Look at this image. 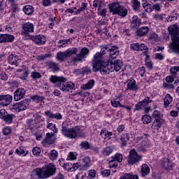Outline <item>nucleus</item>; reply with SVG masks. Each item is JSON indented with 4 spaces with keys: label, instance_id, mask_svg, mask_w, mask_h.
Wrapping results in <instances>:
<instances>
[{
    "label": "nucleus",
    "instance_id": "1",
    "mask_svg": "<svg viewBox=\"0 0 179 179\" xmlns=\"http://www.w3.org/2000/svg\"><path fill=\"white\" fill-rule=\"evenodd\" d=\"M108 51V46L106 45L102 48L100 52H96L92 60V71L94 72H99L100 69L103 66V65H107L108 60L104 59L103 55H106Z\"/></svg>",
    "mask_w": 179,
    "mask_h": 179
},
{
    "label": "nucleus",
    "instance_id": "2",
    "mask_svg": "<svg viewBox=\"0 0 179 179\" xmlns=\"http://www.w3.org/2000/svg\"><path fill=\"white\" fill-rule=\"evenodd\" d=\"M68 122H64L62 124L61 132L65 138H69V139H76L78 136H83V131L80 129L78 126H75L71 128L69 127Z\"/></svg>",
    "mask_w": 179,
    "mask_h": 179
},
{
    "label": "nucleus",
    "instance_id": "3",
    "mask_svg": "<svg viewBox=\"0 0 179 179\" xmlns=\"http://www.w3.org/2000/svg\"><path fill=\"white\" fill-rule=\"evenodd\" d=\"M121 68H122V61L120 59H113L110 64H108V62H107V64H103L100 69L99 71L103 75L108 74L110 72H118L121 71Z\"/></svg>",
    "mask_w": 179,
    "mask_h": 179
},
{
    "label": "nucleus",
    "instance_id": "4",
    "mask_svg": "<svg viewBox=\"0 0 179 179\" xmlns=\"http://www.w3.org/2000/svg\"><path fill=\"white\" fill-rule=\"evenodd\" d=\"M50 81L52 83H59V87L60 90H62V92H69V90L75 89V84H73L72 82L65 83L66 82V78H65L64 76L58 77L57 76H51L50 78Z\"/></svg>",
    "mask_w": 179,
    "mask_h": 179
},
{
    "label": "nucleus",
    "instance_id": "5",
    "mask_svg": "<svg viewBox=\"0 0 179 179\" xmlns=\"http://www.w3.org/2000/svg\"><path fill=\"white\" fill-rule=\"evenodd\" d=\"M168 30L169 34L173 36L171 37L172 43L170 45V48H171L174 52L179 54V37L176 36H178L179 28L177 27V24H174L168 27Z\"/></svg>",
    "mask_w": 179,
    "mask_h": 179
},
{
    "label": "nucleus",
    "instance_id": "6",
    "mask_svg": "<svg viewBox=\"0 0 179 179\" xmlns=\"http://www.w3.org/2000/svg\"><path fill=\"white\" fill-rule=\"evenodd\" d=\"M55 170H57V168L54 165L49 164L42 169H36L34 173L39 178L45 179L54 176L55 174Z\"/></svg>",
    "mask_w": 179,
    "mask_h": 179
},
{
    "label": "nucleus",
    "instance_id": "7",
    "mask_svg": "<svg viewBox=\"0 0 179 179\" xmlns=\"http://www.w3.org/2000/svg\"><path fill=\"white\" fill-rule=\"evenodd\" d=\"M109 11L113 15H118L122 17H125L128 15V10L124 6H121L118 2H114L108 4Z\"/></svg>",
    "mask_w": 179,
    "mask_h": 179
},
{
    "label": "nucleus",
    "instance_id": "8",
    "mask_svg": "<svg viewBox=\"0 0 179 179\" xmlns=\"http://www.w3.org/2000/svg\"><path fill=\"white\" fill-rule=\"evenodd\" d=\"M76 54H78V48H69L64 52H59L57 54L56 59L57 61H61V62L65 61L66 58H69V57H72L73 55H75Z\"/></svg>",
    "mask_w": 179,
    "mask_h": 179
},
{
    "label": "nucleus",
    "instance_id": "9",
    "mask_svg": "<svg viewBox=\"0 0 179 179\" xmlns=\"http://www.w3.org/2000/svg\"><path fill=\"white\" fill-rule=\"evenodd\" d=\"M90 50L87 48H83L80 49L78 54L76 53V57L71 58V64H76V62H83L85 58L87 57Z\"/></svg>",
    "mask_w": 179,
    "mask_h": 179
},
{
    "label": "nucleus",
    "instance_id": "10",
    "mask_svg": "<svg viewBox=\"0 0 179 179\" xmlns=\"http://www.w3.org/2000/svg\"><path fill=\"white\" fill-rule=\"evenodd\" d=\"M141 159L142 156L138 155V152H136V150H135V149H132L129 151L127 163L129 166H134V164L139 163Z\"/></svg>",
    "mask_w": 179,
    "mask_h": 179
},
{
    "label": "nucleus",
    "instance_id": "11",
    "mask_svg": "<svg viewBox=\"0 0 179 179\" xmlns=\"http://www.w3.org/2000/svg\"><path fill=\"white\" fill-rule=\"evenodd\" d=\"M31 101L30 99H27L24 101H21L20 102L16 103L13 105L11 107L12 110H15L17 113H20V111H24L29 107V102Z\"/></svg>",
    "mask_w": 179,
    "mask_h": 179
},
{
    "label": "nucleus",
    "instance_id": "12",
    "mask_svg": "<svg viewBox=\"0 0 179 179\" xmlns=\"http://www.w3.org/2000/svg\"><path fill=\"white\" fill-rule=\"evenodd\" d=\"M122 162V155L117 153L115 156L111 157V160L109 161L110 169H115L118 166V163Z\"/></svg>",
    "mask_w": 179,
    "mask_h": 179
},
{
    "label": "nucleus",
    "instance_id": "13",
    "mask_svg": "<svg viewBox=\"0 0 179 179\" xmlns=\"http://www.w3.org/2000/svg\"><path fill=\"white\" fill-rule=\"evenodd\" d=\"M55 139H57V135L51 132V133H47L45 137L42 141L43 145H45L48 143V145H52L54 142H55Z\"/></svg>",
    "mask_w": 179,
    "mask_h": 179
},
{
    "label": "nucleus",
    "instance_id": "14",
    "mask_svg": "<svg viewBox=\"0 0 179 179\" xmlns=\"http://www.w3.org/2000/svg\"><path fill=\"white\" fill-rule=\"evenodd\" d=\"M22 34H24L27 37H30L29 33H33L34 31V25L30 22H27L22 24Z\"/></svg>",
    "mask_w": 179,
    "mask_h": 179
},
{
    "label": "nucleus",
    "instance_id": "15",
    "mask_svg": "<svg viewBox=\"0 0 179 179\" xmlns=\"http://www.w3.org/2000/svg\"><path fill=\"white\" fill-rule=\"evenodd\" d=\"M29 40H32V41L37 44L38 45H43L45 44V36L43 35H36L35 36H29Z\"/></svg>",
    "mask_w": 179,
    "mask_h": 179
},
{
    "label": "nucleus",
    "instance_id": "16",
    "mask_svg": "<svg viewBox=\"0 0 179 179\" xmlns=\"http://www.w3.org/2000/svg\"><path fill=\"white\" fill-rule=\"evenodd\" d=\"M79 164L81 170H88L89 167L92 166L90 157H85L79 161Z\"/></svg>",
    "mask_w": 179,
    "mask_h": 179
},
{
    "label": "nucleus",
    "instance_id": "17",
    "mask_svg": "<svg viewBox=\"0 0 179 179\" xmlns=\"http://www.w3.org/2000/svg\"><path fill=\"white\" fill-rule=\"evenodd\" d=\"M152 99H150V97L147 96L145 99H143L142 101L138 102L135 106V110H139L142 108H144V107H148L149 103H152Z\"/></svg>",
    "mask_w": 179,
    "mask_h": 179
},
{
    "label": "nucleus",
    "instance_id": "18",
    "mask_svg": "<svg viewBox=\"0 0 179 179\" xmlns=\"http://www.w3.org/2000/svg\"><path fill=\"white\" fill-rule=\"evenodd\" d=\"M24 94H26V90L23 88H18L14 92V100L15 101H19V100H22L23 97H24Z\"/></svg>",
    "mask_w": 179,
    "mask_h": 179
},
{
    "label": "nucleus",
    "instance_id": "19",
    "mask_svg": "<svg viewBox=\"0 0 179 179\" xmlns=\"http://www.w3.org/2000/svg\"><path fill=\"white\" fill-rule=\"evenodd\" d=\"M13 97H12L11 95H0V105L1 106H9L10 103V101H12V99Z\"/></svg>",
    "mask_w": 179,
    "mask_h": 179
},
{
    "label": "nucleus",
    "instance_id": "20",
    "mask_svg": "<svg viewBox=\"0 0 179 179\" xmlns=\"http://www.w3.org/2000/svg\"><path fill=\"white\" fill-rule=\"evenodd\" d=\"M162 166L165 170L170 171L173 170V162L169 158H164L162 161Z\"/></svg>",
    "mask_w": 179,
    "mask_h": 179
},
{
    "label": "nucleus",
    "instance_id": "21",
    "mask_svg": "<svg viewBox=\"0 0 179 179\" xmlns=\"http://www.w3.org/2000/svg\"><path fill=\"white\" fill-rule=\"evenodd\" d=\"M17 72H21L20 79L26 80L29 78V69L26 66H23L21 69L17 70Z\"/></svg>",
    "mask_w": 179,
    "mask_h": 179
},
{
    "label": "nucleus",
    "instance_id": "22",
    "mask_svg": "<svg viewBox=\"0 0 179 179\" xmlns=\"http://www.w3.org/2000/svg\"><path fill=\"white\" fill-rule=\"evenodd\" d=\"M108 54L109 55V57L110 58H113V59H115V58L119 55L120 50H118V48L116 46H112L110 49H108L107 50Z\"/></svg>",
    "mask_w": 179,
    "mask_h": 179
},
{
    "label": "nucleus",
    "instance_id": "23",
    "mask_svg": "<svg viewBox=\"0 0 179 179\" xmlns=\"http://www.w3.org/2000/svg\"><path fill=\"white\" fill-rule=\"evenodd\" d=\"M45 115L48 117V118H52L55 120H62V115L59 113H52L51 110H48L45 112Z\"/></svg>",
    "mask_w": 179,
    "mask_h": 179
},
{
    "label": "nucleus",
    "instance_id": "24",
    "mask_svg": "<svg viewBox=\"0 0 179 179\" xmlns=\"http://www.w3.org/2000/svg\"><path fill=\"white\" fill-rule=\"evenodd\" d=\"M139 88L136 85V81L135 80H130L127 83V90H131V92H138Z\"/></svg>",
    "mask_w": 179,
    "mask_h": 179
},
{
    "label": "nucleus",
    "instance_id": "25",
    "mask_svg": "<svg viewBox=\"0 0 179 179\" xmlns=\"http://www.w3.org/2000/svg\"><path fill=\"white\" fill-rule=\"evenodd\" d=\"M148 33H149L148 27H141L140 29H137L136 31V34L138 36V37H143V36H146Z\"/></svg>",
    "mask_w": 179,
    "mask_h": 179
},
{
    "label": "nucleus",
    "instance_id": "26",
    "mask_svg": "<svg viewBox=\"0 0 179 179\" xmlns=\"http://www.w3.org/2000/svg\"><path fill=\"white\" fill-rule=\"evenodd\" d=\"M141 26V19L138 18V16L134 15L131 18V27L132 29H138Z\"/></svg>",
    "mask_w": 179,
    "mask_h": 179
},
{
    "label": "nucleus",
    "instance_id": "27",
    "mask_svg": "<svg viewBox=\"0 0 179 179\" xmlns=\"http://www.w3.org/2000/svg\"><path fill=\"white\" fill-rule=\"evenodd\" d=\"M8 61L11 65H15L17 66V61H19V57L16 55H10L8 57Z\"/></svg>",
    "mask_w": 179,
    "mask_h": 179
},
{
    "label": "nucleus",
    "instance_id": "28",
    "mask_svg": "<svg viewBox=\"0 0 179 179\" xmlns=\"http://www.w3.org/2000/svg\"><path fill=\"white\" fill-rule=\"evenodd\" d=\"M128 141H129V134H122L120 138L121 148H124L127 146V143H128Z\"/></svg>",
    "mask_w": 179,
    "mask_h": 179
},
{
    "label": "nucleus",
    "instance_id": "29",
    "mask_svg": "<svg viewBox=\"0 0 179 179\" xmlns=\"http://www.w3.org/2000/svg\"><path fill=\"white\" fill-rule=\"evenodd\" d=\"M164 122V120L163 119H157L154 120V122L152 124V128H155L158 131V129H160L162 128V125H163Z\"/></svg>",
    "mask_w": 179,
    "mask_h": 179
},
{
    "label": "nucleus",
    "instance_id": "30",
    "mask_svg": "<svg viewBox=\"0 0 179 179\" xmlns=\"http://www.w3.org/2000/svg\"><path fill=\"white\" fill-rule=\"evenodd\" d=\"M173 103V97L169 94H167L164 99V107L167 108L170 104Z\"/></svg>",
    "mask_w": 179,
    "mask_h": 179
},
{
    "label": "nucleus",
    "instance_id": "31",
    "mask_svg": "<svg viewBox=\"0 0 179 179\" xmlns=\"http://www.w3.org/2000/svg\"><path fill=\"white\" fill-rule=\"evenodd\" d=\"M149 173H150V169L149 168L148 164H143L141 166V176H142V177H146V176H148V174H149Z\"/></svg>",
    "mask_w": 179,
    "mask_h": 179
},
{
    "label": "nucleus",
    "instance_id": "32",
    "mask_svg": "<svg viewBox=\"0 0 179 179\" xmlns=\"http://www.w3.org/2000/svg\"><path fill=\"white\" fill-rule=\"evenodd\" d=\"M94 86V80H90L86 84L83 85L81 89L83 90H89Z\"/></svg>",
    "mask_w": 179,
    "mask_h": 179
},
{
    "label": "nucleus",
    "instance_id": "33",
    "mask_svg": "<svg viewBox=\"0 0 179 179\" xmlns=\"http://www.w3.org/2000/svg\"><path fill=\"white\" fill-rule=\"evenodd\" d=\"M101 136L103 138V139H107V138H110V136H113V132L107 131L106 129H103L101 131Z\"/></svg>",
    "mask_w": 179,
    "mask_h": 179
},
{
    "label": "nucleus",
    "instance_id": "34",
    "mask_svg": "<svg viewBox=\"0 0 179 179\" xmlns=\"http://www.w3.org/2000/svg\"><path fill=\"white\" fill-rule=\"evenodd\" d=\"M48 68H50V69H52L53 71H59V66H58V64L54 62H49L48 63Z\"/></svg>",
    "mask_w": 179,
    "mask_h": 179
},
{
    "label": "nucleus",
    "instance_id": "35",
    "mask_svg": "<svg viewBox=\"0 0 179 179\" xmlns=\"http://www.w3.org/2000/svg\"><path fill=\"white\" fill-rule=\"evenodd\" d=\"M13 117H15V115L7 113L3 120L6 124H12V121H13Z\"/></svg>",
    "mask_w": 179,
    "mask_h": 179
},
{
    "label": "nucleus",
    "instance_id": "36",
    "mask_svg": "<svg viewBox=\"0 0 179 179\" xmlns=\"http://www.w3.org/2000/svg\"><path fill=\"white\" fill-rule=\"evenodd\" d=\"M33 6L30 5H27L23 8V12L25 13V15H31L33 13Z\"/></svg>",
    "mask_w": 179,
    "mask_h": 179
},
{
    "label": "nucleus",
    "instance_id": "37",
    "mask_svg": "<svg viewBox=\"0 0 179 179\" xmlns=\"http://www.w3.org/2000/svg\"><path fill=\"white\" fill-rule=\"evenodd\" d=\"M47 128H48V129H50L51 131H52V132H54V134H57V132H58V129L57 128L55 124H54L52 123H50L49 120H48Z\"/></svg>",
    "mask_w": 179,
    "mask_h": 179
},
{
    "label": "nucleus",
    "instance_id": "38",
    "mask_svg": "<svg viewBox=\"0 0 179 179\" xmlns=\"http://www.w3.org/2000/svg\"><path fill=\"white\" fill-rule=\"evenodd\" d=\"M120 179H139L138 175H131V173H125L120 177Z\"/></svg>",
    "mask_w": 179,
    "mask_h": 179
},
{
    "label": "nucleus",
    "instance_id": "39",
    "mask_svg": "<svg viewBox=\"0 0 179 179\" xmlns=\"http://www.w3.org/2000/svg\"><path fill=\"white\" fill-rule=\"evenodd\" d=\"M143 124H150L152 122V117L149 115H144L141 118Z\"/></svg>",
    "mask_w": 179,
    "mask_h": 179
},
{
    "label": "nucleus",
    "instance_id": "40",
    "mask_svg": "<svg viewBox=\"0 0 179 179\" xmlns=\"http://www.w3.org/2000/svg\"><path fill=\"white\" fill-rule=\"evenodd\" d=\"M131 3L134 10H138L141 8V2L138 0H132Z\"/></svg>",
    "mask_w": 179,
    "mask_h": 179
},
{
    "label": "nucleus",
    "instance_id": "41",
    "mask_svg": "<svg viewBox=\"0 0 179 179\" xmlns=\"http://www.w3.org/2000/svg\"><path fill=\"white\" fill-rule=\"evenodd\" d=\"M50 160H57L58 157V152L55 150H52L50 153Z\"/></svg>",
    "mask_w": 179,
    "mask_h": 179
},
{
    "label": "nucleus",
    "instance_id": "42",
    "mask_svg": "<svg viewBox=\"0 0 179 179\" xmlns=\"http://www.w3.org/2000/svg\"><path fill=\"white\" fill-rule=\"evenodd\" d=\"M149 40H152V41H159V36L155 33H151L149 34L148 37Z\"/></svg>",
    "mask_w": 179,
    "mask_h": 179
},
{
    "label": "nucleus",
    "instance_id": "43",
    "mask_svg": "<svg viewBox=\"0 0 179 179\" xmlns=\"http://www.w3.org/2000/svg\"><path fill=\"white\" fill-rule=\"evenodd\" d=\"M143 8L145 9V12H148V13H150L152 12V6L148 5V2L145 1L143 3Z\"/></svg>",
    "mask_w": 179,
    "mask_h": 179
},
{
    "label": "nucleus",
    "instance_id": "44",
    "mask_svg": "<svg viewBox=\"0 0 179 179\" xmlns=\"http://www.w3.org/2000/svg\"><path fill=\"white\" fill-rule=\"evenodd\" d=\"M113 153V148L111 147H106L103 150V155L104 156H109Z\"/></svg>",
    "mask_w": 179,
    "mask_h": 179
},
{
    "label": "nucleus",
    "instance_id": "45",
    "mask_svg": "<svg viewBox=\"0 0 179 179\" xmlns=\"http://www.w3.org/2000/svg\"><path fill=\"white\" fill-rule=\"evenodd\" d=\"M6 43H12L15 40V36L10 34H5Z\"/></svg>",
    "mask_w": 179,
    "mask_h": 179
},
{
    "label": "nucleus",
    "instance_id": "46",
    "mask_svg": "<svg viewBox=\"0 0 179 179\" xmlns=\"http://www.w3.org/2000/svg\"><path fill=\"white\" fill-rule=\"evenodd\" d=\"M31 100H37L38 101H43L45 100V97L39 95H33L31 96Z\"/></svg>",
    "mask_w": 179,
    "mask_h": 179
},
{
    "label": "nucleus",
    "instance_id": "47",
    "mask_svg": "<svg viewBox=\"0 0 179 179\" xmlns=\"http://www.w3.org/2000/svg\"><path fill=\"white\" fill-rule=\"evenodd\" d=\"M177 17H178V13H175L166 17V20L167 22H173L174 20H177Z\"/></svg>",
    "mask_w": 179,
    "mask_h": 179
},
{
    "label": "nucleus",
    "instance_id": "48",
    "mask_svg": "<svg viewBox=\"0 0 179 179\" xmlns=\"http://www.w3.org/2000/svg\"><path fill=\"white\" fill-rule=\"evenodd\" d=\"M80 146L85 149V150H87V149H91L90 148V144H89V142L87 141H83L80 144Z\"/></svg>",
    "mask_w": 179,
    "mask_h": 179
},
{
    "label": "nucleus",
    "instance_id": "49",
    "mask_svg": "<svg viewBox=\"0 0 179 179\" xmlns=\"http://www.w3.org/2000/svg\"><path fill=\"white\" fill-rule=\"evenodd\" d=\"M145 66L148 69L152 70L153 69V63L150 59H145Z\"/></svg>",
    "mask_w": 179,
    "mask_h": 179
},
{
    "label": "nucleus",
    "instance_id": "50",
    "mask_svg": "<svg viewBox=\"0 0 179 179\" xmlns=\"http://www.w3.org/2000/svg\"><path fill=\"white\" fill-rule=\"evenodd\" d=\"M51 53H46L45 55H41L40 56H38V59L43 61L44 59H47V58H51Z\"/></svg>",
    "mask_w": 179,
    "mask_h": 179
},
{
    "label": "nucleus",
    "instance_id": "51",
    "mask_svg": "<svg viewBox=\"0 0 179 179\" xmlns=\"http://www.w3.org/2000/svg\"><path fill=\"white\" fill-rule=\"evenodd\" d=\"M148 46L143 43L139 45L138 51H143V53L148 52Z\"/></svg>",
    "mask_w": 179,
    "mask_h": 179
},
{
    "label": "nucleus",
    "instance_id": "52",
    "mask_svg": "<svg viewBox=\"0 0 179 179\" xmlns=\"http://www.w3.org/2000/svg\"><path fill=\"white\" fill-rule=\"evenodd\" d=\"M32 153L34 155V156H38V155L41 153V150L38 147H35L32 150Z\"/></svg>",
    "mask_w": 179,
    "mask_h": 179
},
{
    "label": "nucleus",
    "instance_id": "53",
    "mask_svg": "<svg viewBox=\"0 0 179 179\" xmlns=\"http://www.w3.org/2000/svg\"><path fill=\"white\" fill-rule=\"evenodd\" d=\"M31 76L33 79H40L41 78V73L34 71L31 73Z\"/></svg>",
    "mask_w": 179,
    "mask_h": 179
},
{
    "label": "nucleus",
    "instance_id": "54",
    "mask_svg": "<svg viewBox=\"0 0 179 179\" xmlns=\"http://www.w3.org/2000/svg\"><path fill=\"white\" fill-rule=\"evenodd\" d=\"M113 107H122V105L118 101L117 99H114L113 101H110Z\"/></svg>",
    "mask_w": 179,
    "mask_h": 179
},
{
    "label": "nucleus",
    "instance_id": "55",
    "mask_svg": "<svg viewBox=\"0 0 179 179\" xmlns=\"http://www.w3.org/2000/svg\"><path fill=\"white\" fill-rule=\"evenodd\" d=\"M130 48L133 50V51H139V43H131Z\"/></svg>",
    "mask_w": 179,
    "mask_h": 179
},
{
    "label": "nucleus",
    "instance_id": "56",
    "mask_svg": "<svg viewBox=\"0 0 179 179\" xmlns=\"http://www.w3.org/2000/svg\"><path fill=\"white\" fill-rule=\"evenodd\" d=\"M92 72V70L89 67H83L81 71V73L83 75H86L87 73H90Z\"/></svg>",
    "mask_w": 179,
    "mask_h": 179
},
{
    "label": "nucleus",
    "instance_id": "57",
    "mask_svg": "<svg viewBox=\"0 0 179 179\" xmlns=\"http://www.w3.org/2000/svg\"><path fill=\"white\" fill-rule=\"evenodd\" d=\"M79 167H80V164H79V162H77L76 164H73V165H71L70 171H76V170H78Z\"/></svg>",
    "mask_w": 179,
    "mask_h": 179
},
{
    "label": "nucleus",
    "instance_id": "58",
    "mask_svg": "<svg viewBox=\"0 0 179 179\" xmlns=\"http://www.w3.org/2000/svg\"><path fill=\"white\" fill-rule=\"evenodd\" d=\"M152 117L155 118V120H162V118H160V112L157 110H154Z\"/></svg>",
    "mask_w": 179,
    "mask_h": 179
},
{
    "label": "nucleus",
    "instance_id": "59",
    "mask_svg": "<svg viewBox=\"0 0 179 179\" xmlns=\"http://www.w3.org/2000/svg\"><path fill=\"white\" fill-rule=\"evenodd\" d=\"M179 71V66H173L171 68L170 71L172 75H176Z\"/></svg>",
    "mask_w": 179,
    "mask_h": 179
},
{
    "label": "nucleus",
    "instance_id": "60",
    "mask_svg": "<svg viewBox=\"0 0 179 179\" xmlns=\"http://www.w3.org/2000/svg\"><path fill=\"white\" fill-rule=\"evenodd\" d=\"M8 112L6 110L1 109L0 110V118L3 120L5 117H6Z\"/></svg>",
    "mask_w": 179,
    "mask_h": 179
},
{
    "label": "nucleus",
    "instance_id": "61",
    "mask_svg": "<svg viewBox=\"0 0 179 179\" xmlns=\"http://www.w3.org/2000/svg\"><path fill=\"white\" fill-rule=\"evenodd\" d=\"M101 173L103 177H108L110 176V173H111V171L108 169H106V170L101 171Z\"/></svg>",
    "mask_w": 179,
    "mask_h": 179
},
{
    "label": "nucleus",
    "instance_id": "62",
    "mask_svg": "<svg viewBox=\"0 0 179 179\" xmlns=\"http://www.w3.org/2000/svg\"><path fill=\"white\" fill-rule=\"evenodd\" d=\"M71 168H72V163L67 162L64 164V170H67V171H71Z\"/></svg>",
    "mask_w": 179,
    "mask_h": 179
},
{
    "label": "nucleus",
    "instance_id": "63",
    "mask_svg": "<svg viewBox=\"0 0 179 179\" xmlns=\"http://www.w3.org/2000/svg\"><path fill=\"white\" fill-rule=\"evenodd\" d=\"M10 132H12V129H10V127H6L3 129V135H9Z\"/></svg>",
    "mask_w": 179,
    "mask_h": 179
},
{
    "label": "nucleus",
    "instance_id": "64",
    "mask_svg": "<svg viewBox=\"0 0 179 179\" xmlns=\"http://www.w3.org/2000/svg\"><path fill=\"white\" fill-rule=\"evenodd\" d=\"M27 124L30 128H33V126L36 124V121H34L33 119H30L27 120Z\"/></svg>",
    "mask_w": 179,
    "mask_h": 179
}]
</instances>
